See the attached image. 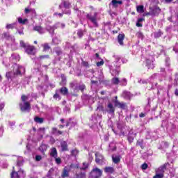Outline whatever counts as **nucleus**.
Returning <instances> with one entry per match:
<instances>
[{
	"mask_svg": "<svg viewBox=\"0 0 178 178\" xmlns=\"http://www.w3.org/2000/svg\"><path fill=\"white\" fill-rule=\"evenodd\" d=\"M15 67L16 70L14 72H12V71L6 72V77L8 79H13V78H15L17 75H23V74L26 72V68L23 65L16 64Z\"/></svg>",
	"mask_w": 178,
	"mask_h": 178,
	"instance_id": "nucleus-1",
	"label": "nucleus"
},
{
	"mask_svg": "<svg viewBox=\"0 0 178 178\" xmlns=\"http://www.w3.org/2000/svg\"><path fill=\"white\" fill-rule=\"evenodd\" d=\"M111 72L114 76L111 79L112 83H114V85H118L120 83V79L118 78L117 75H119L120 72V65L117 64L115 68H111Z\"/></svg>",
	"mask_w": 178,
	"mask_h": 178,
	"instance_id": "nucleus-2",
	"label": "nucleus"
},
{
	"mask_svg": "<svg viewBox=\"0 0 178 178\" xmlns=\"http://www.w3.org/2000/svg\"><path fill=\"white\" fill-rule=\"evenodd\" d=\"M72 5L68 1L62 0L61 3L59 5V9H61L65 15H71L70 8Z\"/></svg>",
	"mask_w": 178,
	"mask_h": 178,
	"instance_id": "nucleus-3",
	"label": "nucleus"
},
{
	"mask_svg": "<svg viewBox=\"0 0 178 178\" xmlns=\"http://www.w3.org/2000/svg\"><path fill=\"white\" fill-rule=\"evenodd\" d=\"M19 46L22 47V48L24 49L25 52H26L28 55H35V47L29 45V44H26L23 40L20 41Z\"/></svg>",
	"mask_w": 178,
	"mask_h": 178,
	"instance_id": "nucleus-4",
	"label": "nucleus"
},
{
	"mask_svg": "<svg viewBox=\"0 0 178 178\" xmlns=\"http://www.w3.org/2000/svg\"><path fill=\"white\" fill-rule=\"evenodd\" d=\"M86 18L92 23L95 27H98V12H95L92 13H88Z\"/></svg>",
	"mask_w": 178,
	"mask_h": 178,
	"instance_id": "nucleus-5",
	"label": "nucleus"
},
{
	"mask_svg": "<svg viewBox=\"0 0 178 178\" xmlns=\"http://www.w3.org/2000/svg\"><path fill=\"white\" fill-rule=\"evenodd\" d=\"M103 172L99 168H93L92 169L88 178H101L102 176Z\"/></svg>",
	"mask_w": 178,
	"mask_h": 178,
	"instance_id": "nucleus-6",
	"label": "nucleus"
},
{
	"mask_svg": "<svg viewBox=\"0 0 178 178\" xmlns=\"http://www.w3.org/2000/svg\"><path fill=\"white\" fill-rule=\"evenodd\" d=\"M65 29V24L64 23H56V24H54V26H48L47 27V31H49L50 33V34L51 35V36H54V30L56 29Z\"/></svg>",
	"mask_w": 178,
	"mask_h": 178,
	"instance_id": "nucleus-7",
	"label": "nucleus"
},
{
	"mask_svg": "<svg viewBox=\"0 0 178 178\" xmlns=\"http://www.w3.org/2000/svg\"><path fill=\"white\" fill-rule=\"evenodd\" d=\"M155 60L154 56L152 54H149V56H147L145 57V63L147 68H154V61Z\"/></svg>",
	"mask_w": 178,
	"mask_h": 178,
	"instance_id": "nucleus-8",
	"label": "nucleus"
},
{
	"mask_svg": "<svg viewBox=\"0 0 178 178\" xmlns=\"http://www.w3.org/2000/svg\"><path fill=\"white\" fill-rule=\"evenodd\" d=\"M19 107L22 111H30L31 110V104L29 103V102L20 103Z\"/></svg>",
	"mask_w": 178,
	"mask_h": 178,
	"instance_id": "nucleus-9",
	"label": "nucleus"
},
{
	"mask_svg": "<svg viewBox=\"0 0 178 178\" xmlns=\"http://www.w3.org/2000/svg\"><path fill=\"white\" fill-rule=\"evenodd\" d=\"M104 161V156L102 155V154H100V152H96L95 153V161L97 163L101 164L103 163Z\"/></svg>",
	"mask_w": 178,
	"mask_h": 178,
	"instance_id": "nucleus-10",
	"label": "nucleus"
},
{
	"mask_svg": "<svg viewBox=\"0 0 178 178\" xmlns=\"http://www.w3.org/2000/svg\"><path fill=\"white\" fill-rule=\"evenodd\" d=\"M106 111L108 113V114H111L112 115L115 114V108L113 103H108L106 108Z\"/></svg>",
	"mask_w": 178,
	"mask_h": 178,
	"instance_id": "nucleus-11",
	"label": "nucleus"
},
{
	"mask_svg": "<svg viewBox=\"0 0 178 178\" xmlns=\"http://www.w3.org/2000/svg\"><path fill=\"white\" fill-rule=\"evenodd\" d=\"M167 169L166 163H164L162 166H160L158 169H156V172H158L161 175V178L164 176V172Z\"/></svg>",
	"mask_w": 178,
	"mask_h": 178,
	"instance_id": "nucleus-12",
	"label": "nucleus"
},
{
	"mask_svg": "<svg viewBox=\"0 0 178 178\" xmlns=\"http://www.w3.org/2000/svg\"><path fill=\"white\" fill-rule=\"evenodd\" d=\"M115 106L118 107V108H122V110H126L127 108V106L126 103L120 102L118 100H115Z\"/></svg>",
	"mask_w": 178,
	"mask_h": 178,
	"instance_id": "nucleus-13",
	"label": "nucleus"
},
{
	"mask_svg": "<svg viewBox=\"0 0 178 178\" xmlns=\"http://www.w3.org/2000/svg\"><path fill=\"white\" fill-rule=\"evenodd\" d=\"M123 1L122 0H112L109 3V6L112 5L113 8H118L119 5H122Z\"/></svg>",
	"mask_w": 178,
	"mask_h": 178,
	"instance_id": "nucleus-14",
	"label": "nucleus"
},
{
	"mask_svg": "<svg viewBox=\"0 0 178 178\" xmlns=\"http://www.w3.org/2000/svg\"><path fill=\"white\" fill-rule=\"evenodd\" d=\"M2 38H4L5 40H10L12 42H15V41L14 37L10 35L9 33H3Z\"/></svg>",
	"mask_w": 178,
	"mask_h": 178,
	"instance_id": "nucleus-15",
	"label": "nucleus"
},
{
	"mask_svg": "<svg viewBox=\"0 0 178 178\" xmlns=\"http://www.w3.org/2000/svg\"><path fill=\"white\" fill-rule=\"evenodd\" d=\"M161 9L159 6H156L154 9H151V16H158L161 13Z\"/></svg>",
	"mask_w": 178,
	"mask_h": 178,
	"instance_id": "nucleus-16",
	"label": "nucleus"
},
{
	"mask_svg": "<svg viewBox=\"0 0 178 178\" xmlns=\"http://www.w3.org/2000/svg\"><path fill=\"white\" fill-rule=\"evenodd\" d=\"M50 155L51 156H53L54 158H55V161H56V156H58V151L55 147H53L52 148H51Z\"/></svg>",
	"mask_w": 178,
	"mask_h": 178,
	"instance_id": "nucleus-17",
	"label": "nucleus"
},
{
	"mask_svg": "<svg viewBox=\"0 0 178 178\" xmlns=\"http://www.w3.org/2000/svg\"><path fill=\"white\" fill-rule=\"evenodd\" d=\"M59 92L61 95H63V96H66L69 93L68 88L65 86H63V87L59 89Z\"/></svg>",
	"mask_w": 178,
	"mask_h": 178,
	"instance_id": "nucleus-18",
	"label": "nucleus"
},
{
	"mask_svg": "<svg viewBox=\"0 0 178 178\" xmlns=\"http://www.w3.org/2000/svg\"><path fill=\"white\" fill-rule=\"evenodd\" d=\"M122 96L127 100H130L133 95H131V92H127V90H124L122 93Z\"/></svg>",
	"mask_w": 178,
	"mask_h": 178,
	"instance_id": "nucleus-19",
	"label": "nucleus"
},
{
	"mask_svg": "<svg viewBox=\"0 0 178 178\" xmlns=\"http://www.w3.org/2000/svg\"><path fill=\"white\" fill-rule=\"evenodd\" d=\"M125 38L124 34H118V41L120 45H124V40Z\"/></svg>",
	"mask_w": 178,
	"mask_h": 178,
	"instance_id": "nucleus-20",
	"label": "nucleus"
},
{
	"mask_svg": "<svg viewBox=\"0 0 178 178\" xmlns=\"http://www.w3.org/2000/svg\"><path fill=\"white\" fill-rule=\"evenodd\" d=\"M33 30H35V31H38L40 34H44L45 33L44 29L41 27V26H35L33 28Z\"/></svg>",
	"mask_w": 178,
	"mask_h": 178,
	"instance_id": "nucleus-21",
	"label": "nucleus"
},
{
	"mask_svg": "<svg viewBox=\"0 0 178 178\" xmlns=\"http://www.w3.org/2000/svg\"><path fill=\"white\" fill-rule=\"evenodd\" d=\"M104 172L106 173L113 174L115 172V169L113 168V166H106L104 168Z\"/></svg>",
	"mask_w": 178,
	"mask_h": 178,
	"instance_id": "nucleus-22",
	"label": "nucleus"
},
{
	"mask_svg": "<svg viewBox=\"0 0 178 178\" xmlns=\"http://www.w3.org/2000/svg\"><path fill=\"white\" fill-rule=\"evenodd\" d=\"M60 145H61L62 151H67L68 144H67V141H61Z\"/></svg>",
	"mask_w": 178,
	"mask_h": 178,
	"instance_id": "nucleus-23",
	"label": "nucleus"
},
{
	"mask_svg": "<svg viewBox=\"0 0 178 178\" xmlns=\"http://www.w3.org/2000/svg\"><path fill=\"white\" fill-rule=\"evenodd\" d=\"M113 162L114 163H119L120 162V155H112Z\"/></svg>",
	"mask_w": 178,
	"mask_h": 178,
	"instance_id": "nucleus-24",
	"label": "nucleus"
},
{
	"mask_svg": "<svg viewBox=\"0 0 178 178\" xmlns=\"http://www.w3.org/2000/svg\"><path fill=\"white\" fill-rule=\"evenodd\" d=\"M20 178V176L19 175V172H16L15 170V166L13 168V171L11 173V178Z\"/></svg>",
	"mask_w": 178,
	"mask_h": 178,
	"instance_id": "nucleus-25",
	"label": "nucleus"
},
{
	"mask_svg": "<svg viewBox=\"0 0 178 178\" xmlns=\"http://www.w3.org/2000/svg\"><path fill=\"white\" fill-rule=\"evenodd\" d=\"M92 99V96H89L88 95H83L82 96V100L86 103V104L89 103V100Z\"/></svg>",
	"mask_w": 178,
	"mask_h": 178,
	"instance_id": "nucleus-26",
	"label": "nucleus"
},
{
	"mask_svg": "<svg viewBox=\"0 0 178 178\" xmlns=\"http://www.w3.org/2000/svg\"><path fill=\"white\" fill-rule=\"evenodd\" d=\"M136 10L138 13H144V5H138V6H136Z\"/></svg>",
	"mask_w": 178,
	"mask_h": 178,
	"instance_id": "nucleus-27",
	"label": "nucleus"
},
{
	"mask_svg": "<svg viewBox=\"0 0 178 178\" xmlns=\"http://www.w3.org/2000/svg\"><path fill=\"white\" fill-rule=\"evenodd\" d=\"M69 177V170L67 169V168H64L63 170V173H62V177L65 178V177Z\"/></svg>",
	"mask_w": 178,
	"mask_h": 178,
	"instance_id": "nucleus-28",
	"label": "nucleus"
},
{
	"mask_svg": "<svg viewBox=\"0 0 178 178\" xmlns=\"http://www.w3.org/2000/svg\"><path fill=\"white\" fill-rule=\"evenodd\" d=\"M67 83V78L65 75L62 74L61 75V81L60 82V85L65 86Z\"/></svg>",
	"mask_w": 178,
	"mask_h": 178,
	"instance_id": "nucleus-29",
	"label": "nucleus"
},
{
	"mask_svg": "<svg viewBox=\"0 0 178 178\" xmlns=\"http://www.w3.org/2000/svg\"><path fill=\"white\" fill-rule=\"evenodd\" d=\"M70 88H72L73 89H78L77 81H73L72 82H70Z\"/></svg>",
	"mask_w": 178,
	"mask_h": 178,
	"instance_id": "nucleus-30",
	"label": "nucleus"
},
{
	"mask_svg": "<svg viewBox=\"0 0 178 178\" xmlns=\"http://www.w3.org/2000/svg\"><path fill=\"white\" fill-rule=\"evenodd\" d=\"M34 122L37 124H43L44 118H40V117H34Z\"/></svg>",
	"mask_w": 178,
	"mask_h": 178,
	"instance_id": "nucleus-31",
	"label": "nucleus"
},
{
	"mask_svg": "<svg viewBox=\"0 0 178 178\" xmlns=\"http://www.w3.org/2000/svg\"><path fill=\"white\" fill-rule=\"evenodd\" d=\"M52 133L56 134V136H60V134H63V132H62V131H58V128H53Z\"/></svg>",
	"mask_w": 178,
	"mask_h": 178,
	"instance_id": "nucleus-32",
	"label": "nucleus"
},
{
	"mask_svg": "<svg viewBox=\"0 0 178 178\" xmlns=\"http://www.w3.org/2000/svg\"><path fill=\"white\" fill-rule=\"evenodd\" d=\"M52 42L55 45H58V44H60L61 41H60V38H58V37H55L54 38H53Z\"/></svg>",
	"mask_w": 178,
	"mask_h": 178,
	"instance_id": "nucleus-33",
	"label": "nucleus"
},
{
	"mask_svg": "<svg viewBox=\"0 0 178 178\" xmlns=\"http://www.w3.org/2000/svg\"><path fill=\"white\" fill-rule=\"evenodd\" d=\"M43 47V52H47V51H49L51 47H49V44L46 43L42 45Z\"/></svg>",
	"mask_w": 178,
	"mask_h": 178,
	"instance_id": "nucleus-34",
	"label": "nucleus"
},
{
	"mask_svg": "<svg viewBox=\"0 0 178 178\" xmlns=\"http://www.w3.org/2000/svg\"><path fill=\"white\" fill-rule=\"evenodd\" d=\"M59 90H56L55 95H54V99H56V100H60L62 99L61 96H60L58 93Z\"/></svg>",
	"mask_w": 178,
	"mask_h": 178,
	"instance_id": "nucleus-35",
	"label": "nucleus"
},
{
	"mask_svg": "<svg viewBox=\"0 0 178 178\" xmlns=\"http://www.w3.org/2000/svg\"><path fill=\"white\" fill-rule=\"evenodd\" d=\"M15 26L16 23H11L10 24H7L6 29H7V30L13 29H15Z\"/></svg>",
	"mask_w": 178,
	"mask_h": 178,
	"instance_id": "nucleus-36",
	"label": "nucleus"
},
{
	"mask_svg": "<svg viewBox=\"0 0 178 178\" xmlns=\"http://www.w3.org/2000/svg\"><path fill=\"white\" fill-rule=\"evenodd\" d=\"M28 19H22V17L18 18V22L20 23L21 24H26L27 23Z\"/></svg>",
	"mask_w": 178,
	"mask_h": 178,
	"instance_id": "nucleus-37",
	"label": "nucleus"
},
{
	"mask_svg": "<svg viewBox=\"0 0 178 178\" xmlns=\"http://www.w3.org/2000/svg\"><path fill=\"white\" fill-rule=\"evenodd\" d=\"M86 173L85 172H81L79 175H76V178H86Z\"/></svg>",
	"mask_w": 178,
	"mask_h": 178,
	"instance_id": "nucleus-38",
	"label": "nucleus"
},
{
	"mask_svg": "<svg viewBox=\"0 0 178 178\" xmlns=\"http://www.w3.org/2000/svg\"><path fill=\"white\" fill-rule=\"evenodd\" d=\"M163 33L162 31H161V30H159V31H156V33H154V38H159L160 37H161Z\"/></svg>",
	"mask_w": 178,
	"mask_h": 178,
	"instance_id": "nucleus-39",
	"label": "nucleus"
},
{
	"mask_svg": "<svg viewBox=\"0 0 178 178\" xmlns=\"http://www.w3.org/2000/svg\"><path fill=\"white\" fill-rule=\"evenodd\" d=\"M127 82H128V81L126 78H123L122 79H121L120 81V83L121 85H123L124 86H126V85H127Z\"/></svg>",
	"mask_w": 178,
	"mask_h": 178,
	"instance_id": "nucleus-40",
	"label": "nucleus"
},
{
	"mask_svg": "<svg viewBox=\"0 0 178 178\" xmlns=\"http://www.w3.org/2000/svg\"><path fill=\"white\" fill-rule=\"evenodd\" d=\"M136 145H140L141 148H144L143 140H138L136 143Z\"/></svg>",
	"mask_w": 178,
	"mask_h": 178,
	"instance_id": "nucleus-41",
	"label": "nucleus"
},
{
	"mask_svg": "<svg viewBox=\"0 0 178 178\" xmlns=\"http://www.w3.org/2000/svg\"><path fill=\"white\" fill-rule=\"evenodd\" d=\"M47 148V147L46 144H42V145L39 147V149H40V151H42V152H44V151H46Z\"/></svg>",
	"mask_w": 178,
	"mask_h": 178,
	"instance_id": "nucleus-42",
	"label": "nucleus"
},
{
	"mask_svg": "<svg viewBox=\"0 0 178 178\" xmlns=\"http://www.w3.org/2000/svg\"><path fill=\"white\" fill-rule=\"evenodd\" d=\"M104 75L103 74V72H100L99 74V82H102V81H104Z\"/></svg>",
	"mask_w": 178,
	"mask_h": 178,
	"instance_id": "nucleus-43",
	"label": "nucleus"
},
{
	"mask_svg": "<svg viewBox=\"0 0 178 178\" xmlns=\"http://www.w3.org/2000/svg\"><path fill=\"white\" fill-rule=\"evenodd\" d=\"M83 34H84V31L83 30H78L77 35H78V37H79V38H81V37L83 36Z\"/></svg>",
	"mask_w": 178,
	"mask_h": 178,
	"instance_id": "nucleus-44",
	"label": "nucleus"
},
{
	"mask_svg": "<svg viewBox=\"0 0 178 178\" xmlns=\"http://www.w3.org/2000/svg\"><path fill=\"white\" fill-rule=\"evenodd\" d=\"M165 65L169 67L170 65V58L168 56L165 57Z\"/></svg>",
	"mask_w": 178,
	"mask_h": 178,
	"instance_id": "nucleus-45",
	"label": "nucleus"
},
{
	"mask_svg": "<svg viewBox=\"0 0 178 178\" xmlns=\"http://www.w3.org/2000/svg\"><path fill=\"white\" fill-rule=\"evenodd\" d=\"M55 162H56V163H57V165H60V163H62L61 158L58 157V156H56V161Z\"/></svg>",
	"mask_w": 178,
	"mask_h": 178,
	"instance_id": "nucleus-46",
	"label": "nucleus"
},
{
	"mask_svg": "<svg viewBox=\"0 0 178 178\" xmlns=\"http://www.w3.org/2000/svg\"><path fill=\"white\" fill-rule=\"evenodd\" d=\"M83 166H82V168H81V170H86V169H87L88 168V164L86 162H83Z\"/></svg>",
	"mask_w": 178,
	"mask_h": 178,
	"instance_id": "nucleus-47",
	"label": "nucleus"
},
{
	"mask_svg": "<svg viewBox=\"0 0 178 178\" xmlns=\"http://www.w3.org/2000/svg\"><path fill=\"white\" fill-rule=\"evenodd\" d=\"M55 53L56 54V55H58V56H59V55H61L62 54V50H60V49L59 48H56L55 49Z\"/></svg>",
	"mask_w": 178,
	"mask_h": 178,
	"instance_id": "nucleus-48",
	"label": "nucleus"
},
{
	"mask_svg": "<svg viewBox=\"0 0 178 178\" xmlns=\"http://www.w3.org/2000/svg\"><path fill=\"white\" fill-rule=\"evenodd\" d=\"M42 58H49V54H43V56H40L38 59Z\"/></svg>",
	"mask_w": 178,
	"mask_h": 178,
	"instance_id": "nucleus-49",
	"label": "nucleus"
},
{
	"mask_svg": "<svg viewBox=\"0 0 178 178\" xmlns=\"http://www.w3.org/2000/svg\"><path fill=\"white\" fill-rule=\"evenodd\" d=\"M138 82L139 83H147L148 79H138Z\"/></svg>",
	"mask_w": 178,
	"mask_h": 178,
	"instance_id": "nucleus-50",
	"label": "nucleus"
},
{
	"mask_svg": "<svg viewBox=\"0 0 178 178\" xmlns=\"http://www.w3.org/2000/svg\"><path fill=\"white\" fill-rule=\"evenodd\" d=\"M27 99H28L27 96H26L25 95H22L21 99L24 103L26 102Z\"/></svg>",
	"mask_w": 178,
	"mask_h": 178,
	"instance_id": "nucleus-51",
	"label": "nucleus"
},
{
	"mask_svg": "<svg viewBox=\"0 0 178 178\" xmlns=\"http://www.w3.org/2000/svg\"><path fill=\"white\" fill-rule=\"evenodd\" d=\"M103 64H104V60H101L100 61L97 62V67H100L101 65H103Z\"/></svg>",
	"mask_w": 178,
	"mask_h": 178,
	"instance_id": "nucleus-52",
	"label": "nucleus"
},
{
	"mask_svg": "<svg viewBox=\"0 0 178 178\" xmlns=\"http://www.w3.org/2000/svg\"><path fill=\"white\" fill-rule=\"evenodd\" d=\"M55 169L54 168H51V169H49V176L50 177H51V175H53Z\"/></svg>",
	"mask_w": 178,
	"mask_h": 178,
	"instance_id": "nucleus-53",
	"label": "nucleus"
},
{
	"mask_svg": "<svg viewBox=\"0 0 178 178\" xmlns=\"http://www.w3.org/2000/svg\"><path fill=\"white\" fill-rule=\"evenodd\" d=\"M141 168L143 170H146V169H147L148 168V164L146 163H143V165H141Z\"/></svg>",
	"mask_w": 178,
	"mask_h": 178,
	"instance_id": "nucleus-54",
	"label": "nucleus"
},
{
	"mask_svg": "<svg viewBox=\"0 0 178 178\" xmlns=\"http://www.w3.org/2000/svg\"><path fill=\"white\" fill-rule=\"evenodd\" d=\"M128 140H129V143H132L134 141V137H133V136L129 134V136H128Z\"/></svg>",
	"mask_w": 178,
	"mask_h": 178,
	"instance_id": "nucleus-55",
	"label": "nucleus"
},
{
	"mask_svg": "<svg viewBox=\"0 0 178 178\" xmlns=\"http://www.w3.org/2000/svg\"><path fill=\"white\" fill-rule=\"evenodd\" d=\"M79 89L81 92H83L84 89H86V85H79Z\"/></svg>",
	"mask_w": 178,
	"mask_h": 178,
	"instance_id": "nucleus-56",
	"label": "nucleus"
},
{
	"mask_svg": "<svg viewBox=\"0 0 178 178\" xmlns=\"http://www.w3.org/2000/svg\"><path fill=\"white\" fill-rule=\"evenodd\" d=\"M136 35H137L138 38H141V40L143 39V33H141V32L137 33Z\"/></svg>",
	"mask_w": 178,
	"mask_h": 178,
	"instance_id": "nucleus-57",
	"label": "nucleus"
},
{
	"mask_svg": "<svg viewBox=\"0 0 178 178\" xmlns=\"http://www.w3.org/2000/svg\"><path fill=\"white\" fill-rule=\"evenodd\" d=\"M22 165H23L22 159H18V161L17 162V165L20 167V166H22Z\"/></svg>",
	"mask_w": 178,
	"mask_h": 178,
	"instance_id": "nucleus-58",
	"label": "nucleus"
},
{
	"mask_svg": "<svg viewBox=\"0 0 178 178\" xmlns=\"http://www.w3.org/2000/svg\"><path fill=\"white\" fill-rule=\"evenodd\" d=\"M153 178H162V175L159 173V172H156V174L155 176H154Z\"/></svg>",
	"mask_w": 178,
	"mask_h": 178,
	"instance_id": "nucleus-59",
	"label": "nucleus"
},
{
	"mask_svg": "<svg viewBox=\"0 0 178 178\" xmlns=\"http://www.w3.org/2000/svg\"><path fill=\"white\" fill-rule=\"evenodd\" d=\"M173 51H175V52H176V54H177V52H178V44H175V46L173 48Z\"/></svg>",
	"mask_w": 178,
	"mask_h": 178,
	"instance_id": "nucleus-60",
	"label": "nucleus"
},
{
	"mask_svg": "<svg viewBox=\"0 0 178 178\" xmlns=\"http://www.w3.org/2000/svg\"><path fill=\"white\" fill-rule=\"evenodd\" d=\"M5 107V103H0V111H2Z\"/></svg>",
	"mask_w": 178,
	"mask_h": 178,
	"instance_id": "nucleus-61",
	"label": "nucleus"
},
{
	"mask_svg": "<svg viewBox=\"0 0 178 178\" xmlns=\"http://www.w3.org/2000/svg\"><path fill=\"white\" fill-rule=\"evenodd\" d=\"M97 110H99V111H104V107H103V106H99Z\"/></svg>",
	"mask_w": 178,
	"mask_h": 178,
	"instance_id": "nucleus-62",
	"label": "nucleus"
},
{
	"mask_svg": "<svg viewBox=\"0 0 178 178\" xmlns=\"http://www.w3.org/2000/svg\"><path fill=\"white\" fill-rule=\"evenodd\" d=\"M41 159H42L41 155H36L35 161H41Z\"/></svg>",
	"mask_w": 178,
	"mask_h": 178,
	"instance_id": "nucleus-63",
	"label": "nucleus"
},
{
	"mask_svg": "<svg viewBox=\"0 0 178 178\" xmlns=\"http://www.w3.org/2000/svg\"><path fill=\"white\" fill-rule=\"evenodd\" d=\"M70 120H71V121H70V125H71V126H76V124H77L76 121H72V119H70Z\"/></svg>",
	"mask_w": 178,
	"mask_h": 178,
	"instance_id": "nucleus-64",
	"label": "nucleus"
}]
</instances>
